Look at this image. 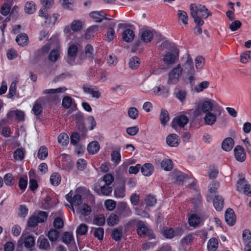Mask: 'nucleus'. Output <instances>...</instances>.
<instances>
[{
    "label": "nucleus",
    "mask_w": 251,
    "mask_h": 251,
    "mask_svg": "<svg viewBox=\"0 0 251 251\" xmlns=\"http://www.w3.org/2000/svg\"><path fill=\"white\" fill-rule=\"evenodd\" d=\"M250 59H251V51H245L240 55V60L243 63H247Z\"/></svg>",
    "instance_id": "64"
},
{
    "label": "nucleus",
    "mask_w": 251,
    "mask_h": 251,
    "mask_svg": "<svg viewBox=\"0 0 251 251\" xmlns=\"http://www.w3.org/2000/svg\"><path fill=\"white\" fill-rule=\"evenodd\" d=\"M178 17L180 20L184 25L188 24V17L186 12L183 10H178L177 12Z\"/></svg>",
    "instance_id": "49"
},
{
    "label": "nucleus",
    "mask_w": 251,
    "mask_h": 251,
    "mask_svg": "<svg viewBox=\"0 0 251 251\" xmlns=\"http://www.w3.org/2000/svg\"><path fill=\"white\" fill-rule=\"evenodd\" d=\"M209 85V83L207 81H203L198 85L196 86L194 90L197 93L202 92L204 89L207 88Z\"/></svg>",
    "instance_id": "56"
},
{
    "label": "nucleus",
    "mask_w": 251,
    "mask_h": 251,
    "mask_svg": "<svg viewBox=\"0 0 251 251\" xmlns=\"http://www.w3.org/2000/svg\"><path fill=\"white\" fill-rule=\"evenodd\" d=\"M6 116L9 119L15 117L18 121H21L24 120L25 113L21 110H16L9 111Z\"/></svg>",
    "instance_id": "16"
},
{
    "label": "nucleus",
    "mask_w": 251,
    "mask_h": 251,
    "mask_svg": "<svg viewBox=\"0 0 251 251\" xmlns=\"http://www.w3.org/2000/svg\"><path fill=\"white\" fill-rule=\"evenodd\" d=\"M42 109L41 104L38 100H36L32 108L34 114L36 115H40L42 112Z\"/></svg>",
    "instance_id": "57"
},
{
    "label": "nucleus",
    "mask_w": 251,
    "mask_h": 251,
    "mask_svg": "<svg viewBox=\"0 0 251 251\" xmlns=\"http://www.w3.org/2000/svg\"><path fill=\"white\" fill-rule=\"evenodd\" d=\"M182 74L181 66L179 64L169 72L168 83L172 84L177 83Z\"/></svg>",
    "instance_id": "3"
},
{
    "label": "nucleus",
    "mask_w": 251,
    "mask_h": 251,
    "mask_svg": "<svg viewBox=\"0 0 251 251\" xmlns=\"http://www.w3.org/2000/svg\"><path fill=\"white\" fill-rule=\"evenodd\" d=\"M105 217L102 215H99L95 216L93 219V224L99 226H102L105 223Z\"/></svg>",
    "instance_id": "48"
},
{
    "label": "nucleus",
    "mask_w": 251,
    "mask_h": 251,
    "mask_svg": "<svg viewBox=\"0 0 251 251\" xmlns=\"http://www.w3.org/2000/svg\"><path fill=\"white\" fill-rule=\"evenodd\" d=\"M87 150L90 154H94L100 150V144L97 141L90 142L87 146Z\"/></svg>",
    "instance_id": "24"
},
{
    "label": "nucleus",
    "mask_w": 251,
    "mask_h": 251,
    "mask_svg": "<svg viewBox=\"0 0 251 251\" xmlns=\"http://www.w3.org/2000/svg\"><path fill=\"white\" fill-rule=\"evenodd\" d=\"M38 242L39 243V248L43 250H47L50 249V245L47 239L43 237H40L38 238Z\"/></svg>",
    "instance_id": "36"
},
{
    "label": "nucleus",
    "mask_w": 251,
    "mask_h": 251,
    "mask_svg": "<svg viewBox=\"0 0 251 251\" xmlns=\"http://www.w3.org/2000/svg\"><path fill=\"white\" fill-rule=\"evenodd\" d=\"M78 51L77 46L74 44L70 45L68 48V53L71 57H75Z\"/></svg>",
    "instance_id": "63"
},
{
    "label": "nucleus",
    "mask_w": 251,
    "mask_h": 251,
    "mask_svg": "<svg viewBox=\"0 0 251 251\" xmlns=\"http://www.w3.org/2000/svg\"><path fill=\"white\" fill-rule=\"evenodd\" d=\"M188 118L187 116L181 115L175 118L172 121V127L175 129L177 126L183 127L188 122Z\"/></svg>",
    "instance_id": "8"
},
{
    "label": "nucleus",
    "mask_w": 251,
    "mask_h": 251,
    "mask_svg": "<svg viewBox=\"0 0 251 251\" xmlns=\"http://www.w3.org/2000/svg\"><path fill=\"white\" fill-rule=\"evenodd\" d=\"M62 105L65 108H69L71 106L73 108H76V104L75 103L74 100L68 96H66L63 99Z\"/></svg>",
    "instance_id": "25"
},
{
    "label": "nucleus",
    "mask_w": 251,
    "mask_h": 251,
    "mask_svg": "<svg viewBox=\"0 0 251 251\" xmlns=\"http://www.w3.org/2000/svg\"><path fill=\"white\" fill-rule=\"evenodd\" d=\"M60 2L64 8L69 10L74 9V0H60Z\"/></svg>",
    "instance_id": "47"
},
{
    "label": "nucleus",
    "mask_w": 251,
    "mask_h": 251,
    "mask_svg": "<svg viewBox=\"0 0 251 251\" xmlns=\"http://www.w3.org/2000/svg\"><path fill=\"white\" fill-rule=\"evenodd\" d=\"M234 156L236 159L240 162L244 161L246 158V152L244 148L241 146H236L234 149Z\"/></svg>",
    "instance_id": "11"
},
{
    "label": "nucleus",
    "mask_w": 251,
    "mask_h": 251,
    "mask_svg": "<svg viewBox=\"0 0 251 251\" xmlns=\"http://www.w3.org/2000/svg\"><path fill=\"white\" fill-rule=\"evenodd\" d=\"M247 184V181L244 177L239 178L236 183L237 190L239 192L243 191L244 192L245 187Z\"/></svg>",
    "instance_id": "41"
},
{
    "label": "nucleus",
    "mask_w": 251,
    "mask_h": 251,
    "mask_svg": "<svg viewBox=\"0 0 251 251\" xmlns=\"http://www.w3.org/2000/svg\"><path fill=\"white\" fill-rule=\"evenodd\" d=\"M17 85L16 81H13L11 83L7 94V98L14 99L16 94Z\"/></svg>",
    "instance_id": "38"
},
{
    "label": "nucleus",
    "mask_w": 251,
    "mask_h": 251,
    "mask_svg": "<svg viewBox=\"0 0 251 251\" xmlns=\"http://www.w3.org/2000/svg\"><path fill=\"white\" fill-rule=\"evenodd\" d=\"M224 201L221 196H215L213 199V205L217 211H221L224 207Z\"/></svg>",
    "instance_id": "18"
},
{
    "label": "nucleus",
    "mask_w": 251,
    "mask_h": 251,
    "mask_svg": "<svg viewBox=\"0 0 251 251\" xmlns=\"http://www.w3.org/2000/svg\"><path fill=\"white\" fill-rule=\"evenodd\" d=\"M3 182L7 186H11L13 185L15 183V179L13 175L10 173L5 174L3 176Z\"/></svg>",
    "instance_id": "32"
},
{
    "label": "nucleus",
    "mask_w": 251,
    "mask_h": 251,
    "mask_svg": "<svg viewBox=\"0 0 251 251\" xmlns=\"http://www.w3.org/2000/svg\"><path fill=\"white\" fill-rule=\"evenodd\" d=\"M225 218L226 222L229 226H232L235 224L236 217L234 212L232 209H227L225 212Z\"/></svg>",
    "instance_id": "12"
},
{
    "label": "nucleus",
    "mask_w": 251,
    "mask_h": 251,
    "mask_svg": "<svg viewBox=\"0 0 251 251\" xmlns=\"http://www.w3.org/2000/svg\"><path fill=\"white\" fill-rule=\"evenodd\" d=\"M213 110L220 112L221 107L214 100L207 99L199 104L197 108L193 111V114L194 117H197L201 115V112L207 113L211 112Z\"/></svg>",
    "instance_id": "2"
},
{
    "label": "nucleus",
    "mask_w": 251,
    "mask_h": 251,
    "mask_svg": "<svg viewBox=\"0 0 251 251\" xmlns=\"http://www.w3.org/2000/svg\"><path fill=\"white\" fill-rule=\"evenodd\" d=\"M135 36L134 33L132 29H125L122 34L123 40L127 43L131 42L133 41Z\"/></svg>",
    "instance_id": "19"
},
{
    "label": "nucleus",
    "mask_w": 251,
    "mask_h": 251,
    "mask_svg": "<svg viewBox=\"0 0 251 251\" xmlns=\"http://www.w3.org/2000/svg\"><path fill=\"white\" fill-rule=\"evenodd\" d=\"M114 196L116 198L122 199L125 197V186L123 183H120L117 185L114 191Z\"/></svg>",
    "instance_id": "15"
},
{
    "label": "nucleus",
    "mask_w": 251,
    "mask_h": 251,
    "mask_svg": "<svg viewBox=\"0 0 251 251\" xmlns=\"http://www.w3.org/2000/svg\"><path fill=\"white\" fill-rule=\"evenodd\" d=\"M195 67L198 71L201 70L204 65V59L201 56H198L195 59Z\"/></svg>",
    "instance_id": "45"
},
{
    "label": "nucleus",
    "mask_w": 251,
    "mask_h": 251,
    "mask_svg": "<svg viewBox=\"0 0 251 251\" xmlns=\"http://www.w3.org/2000/svg\"><path fill=\"white\" fill-rule=\"evenodd\" d=\"M163 235L166 238L169 239H171L178 235L177 232L171 228L165 230L163 231Z\"/></svg>",
    "instance_id": "50"
},
{
    "label": "nucleus",
    "mask_w": 251,
    "mask_h": 251,
    "mask_svg": "<svg viewBox=\"0 0 251 251\" xmlns=\"http://www.w3.org/2000/svg\"><path fill=\"white\" fill-rule=\"evenodd\" d=\"M142 174L145 176H150L153 172L154 167L151 163H146L140 168Z\"/></svg>",
    "instance_id": "22"
},
{
    "label": "nucleus",
    "mask_w": 251,
    "mask_h": 251,
    "mask_svg": "<svg viewBox=\"0 0 251 251\" xmlns=\"http://www.w3.org/2000/svg\"><path fill=\"white\" fill-rule=\"evenodd\" d=\"M76 212L82 216H88L91 212V207L88 204L84 203L78 207Z\"/></svg>",
    "instance_id": "20"
},
{
    "label": "nucleus",
    "mask_w": 251,
    "mask_h": 251,
    "mask_svg": "<svg viewBox=\"0 0 251 251\" xmlns=\"http://www.w3.org/2000/svg\"><path fill=\"white\" fill-rule=\"evenodd\" d=\"M83 89L85 93L90 95L93 98L99 99L100 96L101 94L97 88L83 86Z\"/></svg>",
    "instance_id": "17"
},
{
    "label": "nucleus",
    "mask_w": 251,
    "mask_h": 251,
    "mask_svg": "<svg viewBox=\"0 0 251 251\" xmlns=\"http://www.w3.org/2000/svg\"><path fill=\"white\" fill-rule=\"evenodd\" d=\"M112 190V187L109 185H103L100 187L101 193L105 196H108L110 194Z\"/></svg>",
    "instance_id": "62"
},
{
    "label": "nucleus",
    "mask_w": 251,
    "mask_h": 251,
    "mask_svg": "<svg viewBox=\"0 0 251 251\" xmlns=\"http://www.w3.org/2000/svg\"><path fill=\"white\" fill-rule=\"evenodd\" d=\"M98 30V26L96 25L92 26L88 28L85 33V38L87 39L94 37L96 32Z\"/></svg>",
    "instance_id": "42"
},
{
    "label": "nucleus",
    "mask_w": 251,
    "mask_h": 251,
    "mask_svg": "<svg viewBox=\"0 0 251 251\" xmlns=\"http://www.w3.org/2000/svg\"><path fill=\"white\" fill-rule=\"evenodd\" d=\"M156 202V198L153 196L148 195L145 199V203L147 207L152 206Z\"/></svg>",
    "instance_id": "58"
},
{
    "label": "nucleus",
    "mask_w": 251,
    "mask_h": 251,
    "mask_svg": "<svg viewBox=\"0 0 251 251\" xmlns=\"http://www.w3.org/2000/svg\"><path fill=\"white\" fill-rule=\"evenodd\" d=\"M59 232L56 229H50L48 234V236L50 241H56L59 237Z\"/></svg>",
    "instance_id": "53"
},
{
    "label": "nucleus",
    "mask_w": 251,
    "mask_h": 251,
    "mask_svg": "<svg viewBox=\"0 0 251 251\" xmlns=\"http://www.w3.org/2000/svg\"><path fill=\"white\" fill-rule=\"evenodd\" d=\"M48 9L45 7H42L39 11V16L45 20V24H54L57 19L58 15L53 14L52 16H50L48 14Z\"/></svg>",
    "instance_id": "5"
},
{
    "label": "nucleus",
    "mask_w": 251,
    "mask_h": 251,
    "mask_svg": "<svg viewBox=\"0 0 251 251\" xmlns=\"http://www.w3.org/2000/svg\"><path fill=\"white\" fill-rule=\"evenodd\" d=\"M190 9L191 15L197 25H202L204 24V21L201 18L206 19L211 15L208 9L201 4H191Z\"/></svg>",
    "instance_id": "1"
},
{
    "label": "nucleus",
    "mask_w": 251,
    "mask_h": 251,
    "mask_svg": "<svg viewBox=\"0 0 251 251\" xmlns=\"http://www.w3.org/2000/svg\"><path fill=\"white\" fill-rule=\"evenodd\" d=\"M24 244L26 248H31L35 244L34 238L31 236H27L25 238Z\"/></svg>",
    "instance_id": "54"
},
{
    "label": "nucleus",
    "mask_w": 251,
    "mask_h": 251,
    "mask_svg": "<svg viewBox=\"0 0 251 251\" xmlns=\"http://www.w3.org/2000/svg\"><path fill=\"white\" fill-rule=\"evenodd\" d=\"M153 34L150 30L144 31L141 34V39L144 42H150L152 40Z\"/></svg>",
    "instance_id": "33"
},
{
    "label": "nucleus",
    "mask_w": 251,
    "mask_h": 251,
    "mask_svg": "<svg viewBox=\"0 0 251 251\" xmlns=\"http://www.w3.org/2000/svg\"><path fill=\"white\" fill-rule=\"evenodd\" d=\"M71 29L74 31H79L82 28V23L79 20H75L71 25Z\"/></svg>",
    "instance_id": "59"
},
{
    "label": "nucleus",
    "mask_w": 251,
    "mask_h": 251,
    "mask_svg": "<svg viewBox=\"0 0 251 251\" xmlns=\"http://www.w3.org/2000/svg\"><path fill=\"white\" fill-rule=\"evenodd\" d=\"M28 39V36L26 34L21 33L17 35L16 41L18 45L24 46L27 44Z\"/></svg>",
    "instance_id": "29"
},
{
    "label": "nucleus",
    "mask_w": 251,
    "mask_h": 251,
    "mask_svg": "<svg viewBox=\"0 0 251 251\" xmlns=\"http://www.w3.org/2000/svg\"><path fill=\"white\" fill-rule=\"evenodd\" d=\"M36 9V4L33 1H27L25 3V13L31 14L34 13Z\"/></svg>",
    "instance_id": "27"
},
{
    "label": "nucleus",
    "mask_w": 251,
    "mask_h": 251,
    "mask_svg": "<svg viewBox=\"0 0 251 251\" xmlns=\"http://www.w3.org/2000/svg\"><path fill=\"white\" fill-rule=\"evenodd\" d=\"M217 117L216 114L212 112L205 113L204 117L205 123L209 126H212L215 124L216 121Z\"/></svg>",
    "instance_id": "23"
},
{
    "label": "nucleus",
    "mask_w": 251,
    "mask_h": 251,
    "mask_svg": "<svg viewBox=\"0 0 251 251\" xmlns=\"http://www.w3.org/2000/svg\"><path fill=\"white\" fill-rule=\"evenodd\" d=\"M207 249L209 251H215L218 247V241L215 238H212L207 243Z\"/></svg>",
    "instance_id": "28"
},
{
    "label": "nucleus",
    "mask_w": 251,
    "mask_h": 251,
    "mask_svg": "<svg viewBox=\"0 0 251 251\" xmlns=\"http://www.w3.org/2000/svg\"><path fill=\"white\" fill-rule=\"evenodd\" d=\"M128 115L132 119L135 120L138 116V111L135 107H130L128 109Z\"/></svg>",
    "instance_id": "60"
},
{
    "label": "nucleus",
    "mask_w": 251,
    "mask_h": 251,
    "mask_svg": "<svg viewBox=\"0 0 251 251\" xmlns=\"http://www.w3.org/2000/svg\"><path fill=\"white\" fill-rule=\"evenodd\" d=\"M117 213L120 216L126 217L130 216L132 212L127 203L122 201L119 202L117 205Z\"/></svg>",
    "instance_id": "7"
},
{
    "label": "nucleus",
    "mask_w": 251,
    "mask_h": 251,
    "mask_svg": "<svg viewBox=\"0 0 251 251\" xmlns=\"http://www.w3.org/2000/svg\"><path fill=\"white\" fill-rule=\"evenodd\" d=\"M60 53L58 50H52L49 55V60L51 62H55L59 57Z\"/></svg>",
    "instance_id": "52"
},
{
    "label": "nucleus",
    "mask_w": 251,
    "mask_h": 251,
    "mask_svg": "<svg viewBox=\"0 0 251 251\" xmlns=\"http://www.w3.org/2000/svg\"><path fill=\"white\" fill-rule=\"evenodd\" d=\"M132 221L137 226V232L139 236L144 237L148 233L150 234L149 229L144 222L137 220H134Z\"/></svg>",
    "instance_id": "6"
},
{
    "label": "nucleus",
    "mask_w": 251,
    "mask_h": 251,
    "mask_svg": "<svg viewBox=\"0 0 251 251\" xmlns=\"http://www.w3.org/2000/svg\"><path fill=\"white\" fill-rule=\"evenodd\" d=\"M119 219L118 216L115 214H110L107 219V224L109 226H114L119 223Z\"/></svg>",
    "instance_id": "37"
},
{
    "label": "nucleus",
    "mask_w": 251,
    "mask_h": 251,
    "mask_svg": "<svg viewBox=\"0 0 251 251\" xmlns=\"http://www.w3.org/2000/svg\"><path fill=\"white\" fill-rule=\"evenodd\" d=\"M67 201L69 202L73 207V210L74 211V206L78 207L82 202V199L79 194H75L72 198L71 193H68L66 196Z\"/></svg>",
    "instance_id": "9"
},
{
    "label": "nucleus",
    "mask_w": 251,
    "mask_h": 251,
    "mask_svg": "<svg viewBox=\"0 0 251 251\" xmlns=\"http://www.w3.org/2000/svg\"><path fill=\"white\" fill-rule=\"evenodd\" d=\"M166 143L172 147H177L179 143L178 136L176 134H170L166 137Z\"/></svg>",
    "instance_id": "13"
},
{
    "label": "nucleus",
    "mask_w": 251,
    "mask_h": 251,
    "mask_svg": "<svg viewBox=\"0 0 251 251\" xmlns=\"http://www.w3.org/2000/svg\"><path fill=\"white\" fill-rule=\"evenodd\" d=\"M90 15L96 22H100L103 20H111L110 18H107L106 15L102 11L92 12Z\"/></svg>",
    "instance_id": "14"
},
{
    "label": "nucleus",
    "mask_w": 251,
    "mask_h": 251,
    "mask_svg": "<svg viewBox=\"0 0 251 251\" xmlns=\"http://www.w3.org/2000/svg\"><path fill=\"white\" fill-rule=\"evenodd\" d=\"M61 177L57 173H52L50 177V183L53 186H58L61 182Z\"/></svg>",
    "instance_id": "30"
},
{
    "label": "nucleus",
    "mask_w": 251,
    "mask_h": 251,
    "mask_svg": "<svg viewBox=\"0 0 251 251\" xmlns=\"http://www.w3.org/2000/svg\"><path fill=\"white\" fill-rule=\"evenodd\" d=\"M87 231L88 226L85 224H81L77 227L76 232L77 235L82 236L86 234Z\"/></svg>",
    "instance_id": "46"
},
{
    "label": "nucleus",
    "mask_w": 251,
    "mask_h": 251,
    "mask_svg": "<svg viewBox=\"0 0 251 251\" xmlns=\"http://www.w3.org/2000/svg\"><path fill=\"white\" fill-rule=\"evenodd\" d=\"M234 144V140L230 137L226 138L222 142V148L226 151H230L233 148Z\"/></svg>",
    "instance_id": "21"
},
{
    "label": "nucleus",
    "mask_w": 251,
    "mask_h": 251,
    "mask_svg": "<svg viewBox=\"0 0 251 251\" xmlns=\"http://www.w3.org/2000/svg\"><path fill=\"white\" fill-rule=\"evenodd\" d=\"M67 88L65 87H61L56 89H46L44 91V93L47 94H55L59 93H63L66 91Z\"/></svg>",
    "instance_id": "55"
},
{
    "label": "nucleus",
    "mask_w": 251,
    "mask_h": 251,
    "mask_svg": "<svg viewBox=\"0 0 251 251\" xmlns=\"http://www.w3.org/2000/svg\"><path fill=\"white\" fill-rule=\"evenodd\" d=\"M178 58V52L177 51H174L173 52H168L163 57L164 62L167 65H171L175 63Z\"/></svg>",
    "instance_id": "10"
},
{
    "label": "nucleus",
    "mask_w": 251,
    "mask_h": 251,
    "mask_svg": "<svg viewBox=\"0 0 251 251\" xmlns=\"http://www.w3.org/2000/svg\"><path fill=\"white\" fill-rule=\"evenodd\" d=\"M140 64V59L137 56L131 57L128 62L129 67L131 69H137Z\"/></svg>",
    "instance_id": "39"
},
{
    "label": "nucleus",
    "mask_w": 251,
    "mask_h": 251,
    "mask_svg": "<svg viewBox=\"0 0 251 251\" xmlns=\"http://www.w3.org/2000/svg\"><path fill=\"white\" fill-rule=\"evenodd\" d=\"M188 221L190 226L196 227L199 225L201 219L196 214H193L189 218Z\"/></svg>",
    "instance_id": "40"
},
{
    "label": "nucleus",
    "mask_w": 251,
    "mask_h": 251,
    "mask_svg": "<svg viewBox=\"0 0 251 251\" xmlns=\"http://www.w3.org/2000/svg\"><path fill=\"white\" fill-rule=\"evenodd\" d=\"M161 124L163 126H166V124L169 121V115L167 110L165 109H162L161 111L160 117H159Z\"/></svg>",
    "instance_id": "31"
},
{
    "label": "nucleus",
    "mask_w": 251,
    "mask_h": 251,
    "mask_svg": "<svg viewBox=\"0 0 251 251\" xmlns=\"http://www.w3.org/2000/svg\"><path fill=\"white\" fill-rule=\"evenodd\" d=\"M182 73L184 75H195V71L193 66V61L190 54H187L186 60L181 67Z\"/></svg>",
    "instance_id": "4"
},
{
    "label": "nucleus",
    "mask_w": 251,
    "mask_h": 251,
    "mask_svg": "<svg viewBox=\"0 0 251 251\" xmlns=\"http://www.w3.org/2000/svg\"><path fill=\"white\" fill-rule=\"evenodd\" d=\"M74 240L73 233L69 232H65L63 235L62 241L66 244H69Z\"/></svg>",
    "instance_id": "51"
},
{
    "label": "nucleus",
    "mask_w": 251,
    "mask_h": 251,
    "mask_svg": "<svg viewBox=\"0 0 251 251\" xmlns=\"http://www.w3.org/2000/svg\"><path fill=\"white\" fill-rule=\"evenodd\" d=\"M69 140L68 135L65 133L60 134L58 137V142L62 146H67L69 143Z\"/></svg>",
    "instance_id": "44"
},
{
    "label": "nucleus",
    "mask_w": 251,
    "mask_h": 251,
    "mask_svg": "<svg viewBox=\"0 0 251 251\" xmlns=\"http://www.w3.org/2000/svg\"><path fill=\"white\" fill-rule=\"evenodd\" d=\"M123 235L122 227L114 228L112 233V236L116 241L120 240L123 237Z\"/></svg>",
    "instance_id": "35"
},
{
    "label": "nucleus",
    "mask_w": 251,
    "mask_h": 251,
    "mask_svg": "<svg viewBox=\"0 0 251 251\" xmlns=\"http://www.w3.org/2000/svg\"><path fill=\"white\" fill-rule=\"evenodd\" d=\"M161 166L165 171H170L173 168V162L170 159H165L162 161Z\"/></svg>",
    "instance_id": "43"
},
{
    "label": "nucleus",
    "mask_w": 251,
    "mask_h": 251,
    "mask_svg": "<svg viewBox=\"0 0 251 251\" xmlns=\"http://www.w3.org/2000/svg\"><path fill=\"white\" fill-rule=\"evenodd\" d=\"M242 238L246 247L251 246V232L250 230L245 229L243 231Z\"/></svg>",
    "instance_id": "26"
},
{
    "label": "nucleus",
    "mask_w": 251,
    "mask_h": 251,
    "mask_svg": "<svg viewBox=\"0 0 251 251\" xmlns=\"http://www.w3.org/2000/svg\"><path fill=\"white\" fill-rule=\"evenodd\" d=\"M111 160L116 164H119L121 161V154L119 151H114L111 153Z\"/></svg>",
    "instance_id": "61"
},
{
    "label": "nucleus",
    "mask_w": 251,
    "mask_h": 251,
    "mask_svg": "<svg viewBox=\"0 0 251 251\" xmlns=\"http://www.w3.org/2000/svg\"><path fill=\"white\" fill-rule=\"evenodd\" d=\"M48 155V150L45 146H41L37 153V157L40 160H44Z\"/></svg>",
    "instance_id": "34"
}]
</instances>
